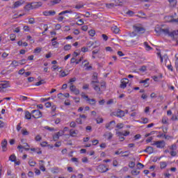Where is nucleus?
I'll return each instance as SVG.
<instances>
[{
    "instance_id": "24",
    "label": "nucleus",
    "mask_w": 178,
    "mask_h": 178,
    "mask_svg": "<svg viewBox=\"0 0 178 178\" xmlns=\"http://www.w3.org/2000/svg\"><path fill=\"white\" fill-rule=\"evenodd\" d=\"M59 134H60V131H58V132L56 133L54 135H53L54 141H58L59 140Z\"/></svg>"
},
{
    "instance_id": "61",
    "label": "nucleus",
    "mask_w": 178,
    "mask_h": 178,
    "mask_svg": "<svg viewBox=\"0 0 178 178\" xmlns=\"http://www.w3.org/2000/svg\"><path fill=\"white\" fill-rule=\"evenodd\" d=\"M141 120H143V123H144V124H146V123H148V118H141Z\"/></svg>"
},
{
    "instance_id": "8",
    "label": "nucleus",
    "mask_w": 178,
    "mask_h": 178,
    "mask_svg": "<svg viewBox=\"0 0 178 178\" xmlns=\"http://www.w3.org/2000/svg\"><path fill=\"white\" fill-rule=\"evenodd\" d=\"M115 124L116 122L115 120L111 121L110 122L106 124V129H108V130H112V129L115 127Z\"/></svg>"
},
{
    "instance_id": "39",
    "label": "nucleus",
    "mask_w": 178,
    "mask_h": 178,
    "mask_svg": "<svg viewBox=\"0 0 178 178\" xmlns=\"http://www.w3.org/2000/svg\"><path fill=\"white\" fill-rule=\"evenodd\" d=\"M96 121H97V123L99 124V123L104 122V119L102 118H97Z\"/></svg>"
},
{
    "instance_id": "48",
    "label": "nucleus",
    "mask_w": 178,
    "mask_h": 178,
    "mask_svg": "<svg viewBox=\"0 0 178 178\" xmlns=\"http://www.w3.org/2000/svg\"><path fill=\"white\" fill-rule=\"evenodd\" d=\"M76 89V86L74 85H71L70 87V91H72V92H74Z\"/></svg>"
},
{
    "instance_id": "13",
    "label": "nucleus",
    "mask_w": 178,
    "mask_h": 178,
    "mask_svg": "<svg viewBox=\"0 0 178 178\" xmlns=\"http://www.w3.org/2000/svg\"><path fill=\"white\" fill-rule=\"evenodd\" d=\"M43 15L44 16H55L56 12L55 10L44 11Z\"/></svg>"
},
{
    "instance_id": "52",
    "label": "nucleus",
    "mask_w": 178,
    "mask_h": 178,
    "mask_svg": "<svg viewBox=\"0 0 178 178\" xmlns=\"http://www.w3.org/2000/svg\"><path fill=\"white\" fill-rule=\"evenodd\" d=\"M44 129H45L46 130H49V131H54V130H55V128H51V127H48V126H46V127H44Z\"/></svg>"
},
{
    "instance_id": "30",
    "label": "nucleus",
    "mask_w": 178,
    "mask_h": 178,
    "mask_svg": "<svg viewBox=\"0 0 178 178\" xmlns=\"http://www.w3.org/2000/svg\"><path fill=\"white\" fill-rule=\"evenodd\" d=\"M170 6H172V8H175V6L177 5V1L176 0H169Z\"/></svg>"
},
{
    "instance_id": "58",
    "label": "nucleus",
    "mask_w": 178,
    "mask_h": 178,
    "mask_svg": "<svg viewBox=\"0 0 178 178\" xmlns=\"http://www.w3.org/2000/svg\"><path fill=\"white\" fill-rule=\"evenodd\" d=\"M127 15H128L129 16H133V15H134V12L131 10H128L127 12Z\"/></svg>"
},
{
    "instance_id": "27",
    "label": "nucleus",
    "mask_w": 178,
    "mask_h": 178,
    "mask_svg": "<svg viewBox=\"0 0 178 178\" xmlns=\"http://www.w3.org/2000/svg\"><path fill=\"white\" fill-rule=\"evenodd\" d=\"M70 136H71V137H76L77 136V132H76V131L71 129L70 131Z\"/></svg>"
},
{
    "instance_id": "55",
    "label": "nucleus",
    "mask_w": 178,
    "mask_h": 178,
    "mask_svg": "<svg viewBox=\"0 0 178 178\" xmlns=\"http://www.w3.org/2000/svg\"><path fill=\"white\" fill-rule=\"evenodd\" d=\"M26 62H27V60L26 59H22L19 60V65H25Z\"/></svg>"
},
{
    "instance_id": "2",
    "label": "nucleus",
    "mask_w": 178,
    "mask_h": 178,
    "mask_svg": "<svg viewBox=\"0 0 178 178\" xmlns=\"http://www.w3.org/2000/svg\"><path fill=\"white\" fill-rule=\"evenodd\" d=\"M95 83H99V81H92L90 84L92 87V88L97 92V94L101 95L102 94V91L101 90V88L99 86L96 85Z\"/></svg>"
},
{
    "instance_id": "29",
    "label": "nucleus",
    "mask_w": 178,
    "mask_h": 178,
    "mask_svg": "<svg viewBox=\"0 0 178 178\" xmlns=\"http://www.w3.org/2000/svg\"><path fill=\"white\" fill-rule=\"evenodd\" d=\"M92 81H98V74L95 72L92 77Z\"/></svg>"
},
{
    "instance_id": "20",
    "label": "nucleus",
    "mask_w": 178,
    "mask_h": 178,
    "mask_svg": "<svg viewBox=\"0 0 178 178\" xmlns=\"http://www.w3.org/2000/svg\"><path fill=\"white\" fill-rule=\"evenodd\" d=\"M31 116H33V114H31L30 111H26L25 112V119H26L27 120H30V119H31Z\"/></svg>"
},
{
    "instance_id": "37",
    "label": "nucleus",
    "mask_w": 178,
    "mask_h": 178,
    "mask_svg": "<svg viewBox=\"0 0 178 178\" xmlns=\"http://www.w3.org/2000/svg\"><path fill=\"white\" fill-rule=\"evenodd\" d=\"M131 175L134 176H137L138 175H140V171H137L136 170H133L131 171Z\"/></svg>"
},
{
    "instance_id": "43",
    "label": "nucleus",
    "mask_w": 178,
    "mask_h": 178,
    "mask_svg": "<svg viewBox=\"0 0 178 178\" xmlns=\"http://www.w3.org/2000/svg\"><path fill=\"white\" fill-rule=\"evenodd\" d=\"M29 23L30 24H34V23H35V19H34L33 17H31V18L29 19Z\"/></svg>"
},
{
    "instance_id": "16",
    "label": "nucleus",
    "mask_w": 178,
    "mask_h": 178,
    "mask_svg": "<svg viewBox=\"0 0 178 178\" xmlns=\"http://www.w3.org/2000/svg\"><path fill=\"white\" fill-rule=\"evenodd\" d=\"M143 151H144V152H147V154H152L154 152V147H152L151 146H148Z\"/></svg>"
},
{
    "instance_id": "63",
    "label": "nucleus",
    "mask_w": 178,
    "mask_h": 178,
    "mask_svg": "<svg viewBox=\"0 0 178 178\" xmlns=\"http://www.w3.org/2000/svg\"><path fill=\"white\" fill-rule=\"evenodd\" d=\"M60 145H62V143L57 142L55 143L54 147H56L58 148V147H60Z\"/></svg>"
},
{
    "instance_id": "47",
    "label": "nucleus",
    "mask_w": 178,
    "mask_h": 178,
    "mask_svg": "<svg viewBox=\"0 0 178 178\" xmlns=\"http://www.w3.org/2000/svg\"><path fill=\"white\" fill-rule=\"evenodd\" d=\"M161 29H162V28L157 27V28H155L154 31H155L157 34H159V33H161Z\"/></svg>"
},
{
    "instance_id": "42",
    "label": "nucleus",
    "mask_w": 178,
    "mask_h": 178,
    "mask_svg": "<svg viewBox=\"0 0 178 178\" xmlns=\"http://www.w3.org/2000/svg\"><path fill=\"white\" fill-rule=\"evenodd\" d=\"M76 80V77L72 78L70 79L69 83H70L71 86H73V83H74Z\"/></svg>"
},
{
    "instance_id": "54",
    "label": "nucleus",
    "mask_w": 178,
    "mask_h": 178,
    "mask_svg": "<svg viewBox=\"0 0 178 178\" xmlns=\"http://www.w3.org/2000/svg\"><path fill=\"white\" fill-rule=\"evenodd\" d=\"M35 161H29V165H30V166H35Z\"/></svg>"
},
{
    "instance_id": "56",
    "label": "nucleus",
    "mask_w": 178,
    "mask_h": 178,
    "mask_svg": "<svg viewBox=\"0 0 178 178\" xmlns=\"http://www.w3.org/2000/svg\"><path fill=\"white\" fill-rule=\"evenodd\" d=\"M81 30H83V31H87V30H88V26L87 25H84L81 27Z\"/></svg>"
},
{
    "instance_id": "10",
    "label": "nucleus",
    "mask_w": 178,
    "mask_h": 178,
    "mask_svg": "<svg viewBox=\"0 0 178 178\" xmlns=\"http://www.w3.org/2000/svg\"><path fill=\"white\" fill-rule=\"evenodd\" d=\"M0 86L3 89V88H8L10 87V85L9 83V81H1Z\"/></svg>"
},
{
    "instance_id": "21",
    "label": "nucleus",
    "mask_w": 178,
    "mask_h": 178,
    "mask_svg": "<svg viewBox=\"0 0 178 178\" xmlns=\"http://www.w3.org/2000/svg\"><path fill=\"white\" fill-rule=\"evenodd\" d=\"M149 81V79H146L145 80H141L140 81V84H144L145 87H148V86H149V84H148L147 82Z\"/></svg>"
},
{
    "instance_id": "17",
    "label": "nucleus",
    "mask_w": 178,
    "mask_h": 178,
    "mask_svg": "<svg viewBox=\"0 0 178 178\" xmlns=\"http://www.w3.org/2000/svg\"><path fill=\"white\" fill-rule=\"evenodd\" d=\"M23 4V2L20 1H15L14 4L13 5V9H17L19 6H22Z\"/></svg>"
},
{
    "instance_id": "62",
    "label": "nucleus",
    "mask_w": 178,
    "mask_h": 178,
    "mask_svg": "<svg viewBox=\"0 0 178 178\" xmlns=\"http://www.w3.org/2000/svg\"><path fill=\"white\" fill-rule=\"evenodd\" d=\"M102 37L103 40H104V41H108V35H106L105 34H102Z\"/></svg>"
},
{
    "instance_id": "32",
    "label": "nucleus",
    "mask_w": 178,
    "mask_h": 178,
    "mask_svg": "<svg viewBox=\"0 0 178 178\" xmlns=\"http://www.w3.org/2000/svg\"><path fill=\"white\" fill-rule=\"evenodd\" d=\"M9 161H11V162H15L16 161V156L15 154H12L9 157Z\"/></svg>"
},
{
    "instance_id": "33",
    "label": "nucleus",
    "mask_w": 178,
    "mask_h": 178,
    "mask_svg": "<svg viewBox=\"0 0 178 178\" xmlns=\"http://www.w3.org/2000/svg\"><path fill=\"white\" fill-rule=\"evenodd\" d=\"M72 49V45L66 44L64 46V51H70Z\"/></svg>"
},
{
    "instance_id": "31",
    "label": "nucleus",
    "mask_w": 178,
    "mask_h": 178,
    "mask_svg": "<svg viewBox=\"0 0 178 178\" xmlns=\"http://www.w3.org/2000/svg\"><path fill=\"white\" fill-rule=\"evenodd\" d=\"M166 166H168V164L166 163V162L163 161V162L160 163L161 169H165V168H166Z\"/></svg>"
},
{
    "instance_id": "4",
    "label": "nucleus",
    "mask_w": 178,
    "mask_h": 178,
    "mask_svg": "<svg viewBox=\"0 0 178 178\" xmlns=\"http://www.w3.org/2000/svg\"><path fill=\"white\" fill-rule=\"evenodd\" d=\"M97 170H98L99 173H105V172H108L109 169L105 165L102 164L97 167Z\"/></svg>"
},
{
    "instance_id": "60",
    "label": "nucleus",
    "mask_w": 178,
    "mask_h": 178,
    "mask_svg": "<svg viewBox=\"0 0 178 178\" xmlns=\"http://www.w3.org/2000/svg\"><path fill=\"white\" fill-rule=\"evenodd\" d=\"M42 81H44V80H41V81H40L38 82H36L35 86H41V84H44V82H42Z\"/></svg>"
},
{
    "instance_id": "59",
    "label": "nucleus",
    "mask_w": 178,
    "mask_h": 178,
    "mask_svg": "<svg viewBox=\"0 0 178 178\" xmlns=\"http://www.w3.org/2000/svg\"><path fill=\"white\" fill-rule=\"evenodd\" d=\"M35 141H41L42 138L40 135H38L35 136Z\"/></svg>"
},
{
    "instance_id": "64",
    "label": "nucleus",
    "mask_w": 178,
    "mask_h": 178,
    "mask_svg": "<svg viewBox=\"0 0 178 178\" xmlns=\"http://www.w3.org/2000/svg\"><path fill=\"white\" fill-rule=\"evenodd\" d=\"M70 127H76V124L74 122H71L70 124Z\"/></svg>"
},
{
    "instance_id": "36",
    "label": "nucleus",
    "mask_w": 178,
    "mask_h": 178,
    "mask_svg": "<svg viewBox=\"0 0 178 178\" xmlns=\"http://www.w3.org/2000/svg\"><path fill=\"white\" fill-rule=\"evenodd\" d=\"M89 35H90V37H94V35H95V30H90L88 31Z\"/></svg>"
},
{
    "instance_id": "11",
    "label": "nucleus",
    "mask_w": 178,
    "mask_h": 178,
    "mask_svg": "<svg viewBox=\"0 0 178 178\" xmlns=\"http://www.w3.org/2000/svg\"><path fill=\"white\" fill-rule=\"evenodd\" d=\"M42 6V2H32V9H38V8H41Z\"/></svg>"
},
{
    "instance_id": "51",
    "label": "nucleus",
    "mask_w": 178,
    "mask_h": 178,
    "mask_svg": "<svg viewBox=\"0 0 178 178\" xmlns=\"http://www.w3.org/2000/svg\"><path fill=\"white\" fill-rule=\"evenodd\" d=\"M78 22L79 23H76L78 26H83V24H84V21H83V19H79Z\"/></svg>"
},
{
    "instance_id": "50",
    "label": "nucleus",
    "mask_w": 178,
    "mask_h": 178,
    "mask_svg": "<svg viewBox=\"0 0 178 178\" xmlns=\"http://www.w3.org/2000/svg\"><path fill=\"white\" fill-rule=\"evenodd\" d=\"M129 166L131 168H134V166H136V163H134V161H131L129 164Z\"/></svg>"
},
{
    "instance_id": "15",
    "label": "nucleus",
    "mask_w": 178,
    "mask_h": 178,
    "mask_svg": "<svg viewBox=\"0 0 178 178\" xmlns=\"http://www.w3.org/2000/svg\"><path fill=\"white\" fill-rule=\"evenodd\" d=\"M39 165H40V170H42V172H45L46 169H45V166L44 165V164L42 163H45V161H44V160H40L39 161Z\"/></svg>"
},
{
    "instance_id": "57",
    "label": "nucleus",
    "mask_w": 178,
    "mask_h": 178,
    "mask_svg": "<svg viewBox=\"0 0 178 178\" xmlns=\"http://www.w3.org/2000/svg\"><path fill=\"white\" fill-rule=\"evenodd\" d=\"M117 129H123V124L122 123H118L116 125Z\"/></svg>"
},
{
    "instance_id": "38",
    "label": "nucleus",
    "mask_w": 178,
    "mask_h": 178,
    "mask_svg": "<svg viewBox=\"0 0 178 178\" xmlns=\"http://www.w3.org/2000/svg\"><path fill=\"white\" fill-rule=\"evenodd\" d=\"M10 38L11 41H15L16 40V35H15V33H11L10 35Z\"/></svg>"
},
{
    "instance_id": "22",
    "label": "nucleus",
    "mask_w": 178,
    "mask_h": 178,
    "mask_svg": "<svg viewBox=\"0 0 178 178\" xmlns=\"http://www.w3.org/2000/svg\"><path fill=\"white\" fill-rule=\"evenodd\" d=\"M25 10H33V4L32 3H29L24 7Z\"/></svg>"
},
{
    "instance_id": "9",
    "label": "nucleus",
    "mask_w": 178,
    "mask_h": 178,
    "mask_svg": "<svg viewBox=\"0 0 178 178\" xmlns=\"http://www.w3.org/2000/svg\"><path fill=\"white\" fill-rule=\"evenodd\" d=\"M1 147L3 152H6V151H8V140H6V139H4L1 142Z\"/></svg>"
},
{
    "instance_id": "46",
    "label": "nucleus",
    "mask_w": 178,
    "mask_h": 178,
    "mask_svg": "<svg viewBox=\"0 0 178 178\" xmlns=\"http://www.w3.org/2000/svg\"><path fill=\"white\" fill-rule=\"evenodd\" d=\"M19 99H22V101H27L29 99V97L23 95L19 96Z\"/></svg>"
},
{
    "instance_id": "40",
    "label": "nucleus",
    "mask_w": 178,
    "mask_h": 178,
    "mask_svg": "<svg viewBox=\"0 0 178 178\" xmlns=\"http://www.w3.org/2000/svg\"><path fill=\"white\" fill-rule=\"evenodd\" d=\"M41 48L40 47H37L34 49V54H40L41 52Z\"/></svg>"
},
{
    "instance_id": "44",
    "label": "nucleus",
    "mask_w": 178,
    "mask_h": 178,
    "mask_svg": "<svg viewBox=\"0 0 178 178\" xmlns=\"http://www.w3.org/2000/svg\"><path fill=\"white\" fill-rule=\"evenodd\" d=\"M137 166L138 169H144V165L141 163H138Z\"/></svg>"
},
{
    "instance_id": "7",
    "label": "nucleus",
    "mask_w": 178,
    "mask_h": 178,
    "mask_svg": "<svg viewBox=\"0 0 178 178\" xmlns=\"http://www.w3.org/2000/svg\"><path fill=\"white\" fill-rule=\"evenodd\" d=\"M127 84H129V79L124 78L121 80V84L120 86V88L124 89L127 87Z\"/></svg>"
},
{
    "instance_id": "28",
    "label": "nucleus",
    "mask_w": 178,
    "mask_h": 178,
    "mask_svg": "<svg viewBox=\"0 0 178 178\" xmlns=\"http://www.w3.org/2000/svg\"><path fill=\"white\" fill-rule=\"evenodd\" d=\"M10 66H12L13 67H16L17 66H19V62H17V60H13L12 63L10 64Z\"/></svg>"
},
{
    "instance_id": "14",
    "label": "nucleus",
    "mask_w": 178,
    "mask_h": 178,
    "mask_svg": "<svg viewBox=\"0 0 178 178\" xmlns=\"http://www.w3.org/2000/svg\"><path fill=\"white\" fill-rule=\"evenodd\" d=\"M117 118H123L124 116V112L122 110L118 109L115 113Z\"/></svg>"
},
{
    "instance_id": "26",
    "label": "nucleus",
    "mask_w": 178,
    "mask_h": 178,
    "mask_svg": "<svg viewBox=\"0 0 178 178\" xmlns=\"http://www.w3.org/2000/svg\"><path fill=\"white\" fill-rule=\"evenodd\" d=\"M143 45L145 47L146 51H151V49H152V47L148 44L147 42H145Z\"/></svg>"
},
{
    "instance_id": "49",
    "label": "nucleus",
    "mask_w": 178,
    "mask_h": 178,
    "mask_svg": "<svg viewBox=\"0 0 178 178\" xmlns=\"http://www.w3.org/2000/svg\"><path fill=\"white\" fill-rule=\"evenodd\" d=\"M76 123H78V124H83V121L81 120V118H77V119L76 120Z\"/></svg>"
},
{
    "instance_id": "35",
    "label": "nucleus",
    "mask_w": 178,
    "mask_h": 178,
    "mask_svg": "<svg viewBox=\"0 0 178 178\" xmlns=\"http://www.w3.org/2000/svg\"><path fill=\"white\" fill-rule=\"evenodd\" d=\"M106 8H108V9H111V8H114L115 3H106Z\"/></svg>"
},
{
    "instance_id": "6",
    "label": "nucleus",
    "mask_w": 178,
    "mask_h": 178,
    "mask_svg": "<svg viewBox=\"0 0 178 178\" xmlns=\"http://www.w3.org/2000/svg\"><path fill=\"white\" fill-rule=\"evenodd\" d=\"M66 13H72V11H69V10H64L61 13H60L58 14V17L57 19V20H58V22H63V19H65V17L64 16H62L63 15H66Z\"/></svg>"
},
{
    "instance_id": "25",
    "label": "nucleus",
    "mask_w": 178,
    "mask_h": 178,
    "mask_svg": "<svg viewBox=\"0 0 178 178\" xmlns=\"http://www.w3.org/2000/svg\"><path fill=\"white\" fill-rule=\"evenodd\" d=\"M118 136H129V134H130V131H125L124 133L123 132H118L117 133Z\"/></svg>"
},
{
    "instance_id": "18",
    "label": "nucleus",
    "mask_w": 178,
    "mask_h": 178,
    "mask_svg": "<svg viewBox=\"0 0 178 178\" xmlns=\"http://www.w3.org/2000/svg\"><path fill=\"white\" fill-rule=\"evenodd\" d=\"M86 101L88 102L90 105H92L93 106H95V104H97V100L95 99H88Z\"/></svg>"
},
{
    "instance_id": "1",
    "label": "nucleus",
    "mask_w": 178,
    "mask_h": 178,
    "mask_svg": "<svg viewBox=\"0 0 178 178\" xmlns=\"http://www.w3.org/2000/svg\"><path fill=\"white\" fill-rule=\"evenodd\" d=\"M160 31H161V33H163L165 35H168L169 37H171V38H173V40H176L177 44H178V30L170 32L169 29H163L161 28Z\"/></svg>"
},
{
    "instance_id": "19",
    "label": "nucleus",
    "mask_w": 178,
    "mask_h": 178,
    "mask_svg": "<svg viewBox=\"0 0 178 178\" xmlns=\"http://www.w3.org/2000/svg\"><path fill=\"white\" fill-rule=\"evenodd\" d=\"M111 30L114 34H119V31H120V29L118 27V26L111 27Z\"/></svg>"
},
{
    "instance_id": "12",
    "label": "nucleus",
    "mask_w": 178,
    "mask_h": 178,
    "mask_svg": "<svg viewBox=\"0 0 178 178\" xmlns=\"http://www.w3.org/2000/svg\"><path fill=\"white\" fill-rule=\"evenodd\" d=\"M135 31H137V33H140V34H144L145 33V29L140 26H134Z\"/></svg>"
},
{
    "instance_id": "53",
    "label": "nucleus",
    "mask_w": 178,
    "mask_h": 178,
    "mask_svg": "<svg viewBox=\"0 0 178 178\" xmlns=\"http://www.w3.org/2000/svg\"><path fill=\"white\" fill-rule=\"evenodd\" d=\"M51 99V97H48V98H42L40 99L41 102H47V101H49Z\"/></svg>"
},
{
    "instance_id": "23",
    "label": "nucleus",
    "mask_w": 178,
    "mask_h": 178,
    "mask_svg": "<svg viewBox=\"0 0 178 178\" xmlns=\"http://www.w3.org/2000/svg\"><path fill=\"white\" fill-rule=\"evenodd\" d=\"M60 1H62V0H53V1H50V3H49V5L50 6H54V5H56V4L59 3L60 2Z\"/></svg>"
},
{
    "instance_id": "3",
    "label": "nucleus",
    "mask_w": 178,
    "mask_h": 178,
    "mask_svg": "<svg viewBox=\"0 0 178 178\" xmlns=\"http://www.w3.org/2000/svg\"><path fill=\"white\" fill-rule=\"evenodd\" d=\"M32 118L34 119H40V118H42V113L40 111V110H33L31 111Z\"/></svg>"
},
{
    "instance_id": "34",
    "label": "nucleus",
    "mask_w": 178,
    "mask_h": 178,
    "mask_svg": "<svg viewBox=\"0 0 178 178\" xmlns=\"http://www.w3.org/2000/svg\"><path fill=\"white\" fill-rule=\"evenodd\" d=\"M115 6H122L123 2L120 1V0H115Z\"/></svg>"
},
{
    "instance_id": "45",
    "label": "nucleus",
    "mask_w": 178,
    "mask_h": 178,
    "mask_svg": "<svg viewBox=\"0 0 178 178\" xmlns=\"http://www.w3.org/2000/svg\"><path fill=\"white\" fill-rule=\"evenodd\" d=\"M22 133L23 136H29V132L27 131V130H26V129L25 130L22 129Z\"/></svg>"
},
{
    "instance_id": "5",
    "label": "nucleus",
    "mask_w": 178,
    "mask_h": 178,
    "mask_svg": "<svg viewBox=\"0 0 178 178\" xmlns=\"http://www.w3.org/2000/svg\"><path fill=\"white\" fill-rule=\"evenodd\" d=\"M152 145H156L157 148H163L165 147V141L164 140H158L154 141Z\"/></svg>"
},
{
    "instance_id": "41",
    "label": "nucleus",
    "mask_w": 178,
    "mask_h": 178,
    "mask_svg": "<svg viewBox=\"0 0 178 178\" xmlns=\"http://www.w3.org/2000/svg\"><path fill=\"white\" fill-rule=\"evenodd\" d=\"M81 8H84V4H77L75 6V9H81Z\"/></svg>"
}]
</instances>
